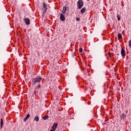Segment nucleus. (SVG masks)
Masks as SVG:
<instances>
[{"instance_id": "obj_19", "label": "nucleus", "mask_w": 131, "mask_h": 131, "mask_svg": "<svg viewBox=\"0 0 131 131\" xmlns=\"http://www.w3.org/2000/svg\"><path fill=\"white\" fill-rule=\"evenodd\" d=\"M129 47H130V48H131V39L129 41Z\"/></svg>"}, {"instance_id": "obj_18", "label": "nucleus", "mask_w": 131, "mask_h": 131, "mask_svg": "<svg viewBox=\"0 0 131 131\" xmlns=\"http://www.w3.org/2000/svg\"><path fill=\"white\" fill-rule=\"evenodd\" d=\"M40 86H41V85H40V83H39L38 84V85H37V88H38V89H40Z\"/></svg>"}, {"instance_id": "obj_15", "label": "nucleus", "mask_w": 131, "mask_h": 131, "mask_svg": "<svg viewBox=\"0 0 131 131\" xmlns=\"http://www.w3.org/2000/svg\"><path fill=\"white\" fill-rule=\"evenodd\" d=\"M118 37L119 38H122V35L121 33H118Z\"/></svg>"}, {"instance_id": "obj_2", "label": "nucleus", "mask_w": 131, "mask_h": 131, "mask_svg": "<svg viewBox=\"0 0 131 131\" xmlns=\"http://www.w3.org/2000/svg\"><path fill=\"white\" fill-rule=\"evenodd\" d=\"M77 5H78V8L80 9H82V7L84 6V3L83 1L82 0H79L78 1L77 3Z\"/></svg>"}, {"instance_id": "obj_13", "label": "nucleus", "mask_w": 131, "mask_h": 131, "mask_svg": "<svg viewBox=\"0 0 131 131\" xmlns=\"http://www.w3.org/2000/svg\"><path fill=\"white\" fill-rule=\"evenodd\" d=\"M4 125V121L3 119H1V127L2 128L3 126Z\"/></svg>"}, {"instance_id": "obj_24", "label": "nucleus", "mask_w": 131, "mask_h": 131, "mask_svg": "<svg viewBox=\"0 0 131 131\" xmlns=\"http://www.w3.org/2000/svg\"><path fill=\"white\" fill-rule=\"evenodd\" d=\"M108 55H109V56H111L112 53H108Z\"/></svg>"}, {"instance_id": "obj_7", "label": "nucleus", "mask_w": 131, "mask_h": 131, "mask_svg": "<svg viewBox=\"0 0 131 131\" xmlns=\"http://www.w3.org/2000/svg\"><path fill=\"white\" fill-rule=\"evenodd\" d=\"M58 125V123H54L53 124V128L54 131H56V129H57Z\"/></svg>"}, {"instance_id": "obj_5", "label": "nucleus", "mask_w": 131, "mask_h": 131, "mask_svg": "<svg viewBox=\"0 0 131 131\" xmlns=\"http://www.w3.org/2000/svg\"><path fill=\"white\" fill-rule=\"evenodd\" d=\"M60 20H61L62 21H65L66 17H65V15L63 14V12H62V13L60 14Z\"/></svg>"}, {"instance_id": "obj_6", "label": "nucleus", "mask_w": 131, "mask_h": 131, "mask_svg": "<svg viewBox=\"0 0 131 131\" xmlns=\"http://www.w3.org/2000/svg\"><path fill=\"white\" fill-rule=\"evenodd\" d=\"M121 54L122 57H125L126 56V52L124 49L122 48L121 50Z\"/></svg>"}, {"instance_id": "obj_25", "label": "nucleus", "mask_w": 131, "mask_h": 131, "mask_svg": "<svg viewBox=\"0 0 131 131\" xmlns=\"http://www.w3.org/2000/svg\"><path fill=\"white\" fill-rule=\"evenodd\" d=\"M117 55H118V56H119V54H117Z\"/></svg>"}, {"instance_id": "obj_1", "label": "nucleus", "mask_w": 131, "mask_h": 131, "mask_svg": "<svg viewBox=\"0 0 131 131\" xmlns=\"http://www.w3.org/2000/svg\"><path fill=\"white\" fill-rule=\"evenodd\" d=\"M42 79V77H40V76H37L36 78H34L33 79H32V84H36L37 82H40Z\"/></svg>"}, {"instance_id": "obj_3", "label": "nucleus", "mask_w": 131, "mask_h": 131, "mask_svg": "<svg viewBox=\"0 0 131 131\" xmlns=\"http://www.w3.org/2000/svg\"><path fill=\"white\" fill-rule=\"evenodd\" d=\"M43 14H46L48 10V7L46 4H45V3H43Z\"/></svg>"}, {"instance_id": "obj_22", "label": "nucleus", "mask_w": 131, "mask_h": 131, "mask_svg": "<svg viewBox=\"0 0 131 131\" xmlns=\"http://www.w3.org/2000/svg\"><path fill=\"white\" fill-rule=\"evenodd\" d=\"M33 93H34V95H36V91L34 90V92H33Z\"/></svg>"}, {"instance_id": "obj_14", "label": "nucleus", "mask_w": 131, "mask_h": 131, "mask_svg": "<svg viewBox=\"0 0 131 131\" xmlns=\"http://www.w3.org/2000/svg\"><path fill=\"white\" fill-rule=\"evenodd\" d=\"M48 119H49L48 115H47L46 116L43 117V120H48Z\"/></svg>"}, {"instance_id": "obj_10", "label": "nucleus", "mask_w": 131, "mask_h": 131, "mask_svg": "<svg viewBox=\"0 0 131 131\" xmlns=\"http://www.w3.org/2000/svg\"><path fill=\"white\" fill-rule=\"evenodd\" d=\"M86 8V7H82L80 10L81 13H84Z\"/></svg>"}, {"instance_id": "obj_12", "label": "nucleus", "mask_w": 131, "mask_h": 131, "mask_svg": "<svg viewBox=\"0 0 131 131\" xmlns=\"http://www.w3.org/2000/svg\"><path fill=\"white\" fill-rule=\"evenodd\" d=\"M39 120L38 116H36L34 118V121H36V122H38Z\"/></svg>"}, {"instance_id": "obj_8", "label": "nucleus", "mask_w": 131, "mask_h": 131, "mask_svg": "<svg viewBox=\"0 0 131 131\" xmlns=\"http://www.w3.org/2000/svg\"><path fill=\"white\" fill-rule=\"evenodd\" d=\"M67 10V8L66 7V6H63V10H62V13H63L64 14H65L66 11Z\"/></svg>"}, {"instance_id": "obj_16", "label": "nucleus", "mask_w": 131, "mask_h": 131, "mask_svg": "<svg viewBox=\"0 0 131 131\" xmlns=\"http://www.w3.org/2000/svg\"><path fill=\"white\" fill-rule=\"evenodd\" d=\"M82 52H83L82 48H80V49H79V52L80 53H82Z\"/></svg>"}, {"instance_id": "obj_26", "label": "nucleus", "mask_w": 131, "mask_h": 131, "mask_svg": "<svg viewBox=\"0 0 131 131\" xmlns=\"http://www.w3.org/2000/svg\"><path fill=\"white\" fill-rule=\"evenodd\" d=\"M130 81H131V76H130Z\"/></svg>"}, {"instance_id": "obj_21", "label": "nucleus", "mask_w": 131, "mask_h": 131, "mask_svg": "<svg viewBox=\"0 0 131 131\" xmlns=\"http://www.w3.org/2000/svg\"><path fill=\"white\" fill-rule=\"evenodd\" d=\"M95 3H97V4H99V0H96Z\"/></svg>"}, {"instance_id": "obj_9", "label": "nucleus", "mask_w": 131, "mask_h": 131, "mask_svg": "<svg viewBox=\"0 0 131 131\" xmlns=\"http://www.w3.org/2000/svg\"><path fill=\"white\" fill-rule=\"evenodd\" d=\"M30 117V114H28L27 115L26 118H25V119H24V121L25 122H26L27 120H28V119H29Z\"/></svg>"}, {"instance_id": "obj_4", "label": "nucleus", "mask_w": 131, "mask_h": 131, "mask_svg": "<svg viewBox=\"0 0 131 131\" xmlns=\"http://www.w3.org/2000/svg\"><path fill=\"white\" fill-rule=\"evenodd\" d=\"M24 20L26 25H27V26L30 25V19L29 17H25V18H24Z\"/></svg>"}, {"instance_id": "obj_11", "label": "nucleus", "mask_w": 131, "mask_h": 131, "mask_svg": "<svg viewBox=\"0 0 131 131\" xmlns=\"http://www.w3.org/2000/svg\"><path fill=\"white\" fill-rule=\"evenodd\" d=\"M121 119L125 120L126 119V115L125 114H122L121 116Z\"/></svg>"}, {"instance_id": "obj_20", "label": "nucleus", "mask_w": 131, "mask_h": 131, "mask_svg": "<svg viewBox=\"0 0 131 131\" xmlns=\"http://www.w3.org/2000/svg\"><path fill=\"white\" fill-rule=\"evenodd\" d=\"M117 17H118V20H120L121 19L120 16H118V15H117Z\"/></svg>"}, {"instance_id": "obj_17", "label": "nucleus", "mask_w": 131, "mask_h": 131, "mask_svg": "<svg viewBox=\"0 0 131 131\" xmlns=\"http://www.w3.org/2000/svg\"><path fill=\"white\" fill-rule=\"evenodd\" d=\"M80 18L79 17H76V20L77 21H79L80 20Z\"/></svg>"}, {"instance_id": "obj_23", "label": "nucleus", "mask_w": 131, "mask_h": 131, "mask_svg": "<svg viewBox=\"0 0 131 131\" xmlns=\"http://www.w3.org/2000/svg\"><path fill=\"white\" fill-rule=\"evenodd\" d=\"M50 131H54V128H53V125L52 126V129L50 130Z\"/></svg>"}]
</instances>
